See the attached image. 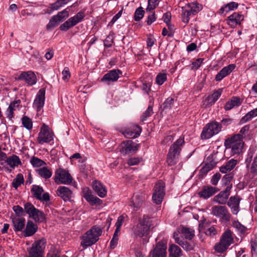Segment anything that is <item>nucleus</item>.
Segmentation results:
<instances>
[{
	"label": "nucleus",
	"mask_w": 257,
	"mask_h": 257,
	"mask_svg": "<svg viewBox=\"0 0 257 257\" xmlns=\"http://www.w3.org/2000/svg\"><path fill=\"white\" fill-rule=\"evenodd\" d=\"M243 20V16L237 13H234L229 16L227 19V23L232 27L240 25Z\"/></svg>",
	"instance_id": "obj_27"
},
{
	"label": "nucleus",
	"mask_w": 257,
	"mask_h": 257,
	"mask_svg": "<svg viewBox=\"0 0 257 257\" xmlns=\"http://www.w3.org/2000/svg\"><path fill=\"white\" fill-rule=\"evenodd\" d=\"M152 219L148 215H144L143 218L139 220V223L133 228V232L136 237L147 236L153 228Z\"/></svg>",
	"instance_id": "obj_3"
},
{
	"label": "nucleus",
	"mask_w": 257,
	"mask_h": 257,
	"mask_svg": "<svg viewBox=\"0 0 257 257\" xmlns=\"http://www.w3.org/2000/svg\"><path fill=\"white\" fill-rule=\"evenodd\" d=\"M153 106L151 105H149L147 110L143 113L141 117V120L142 121H145L147 118L151 116L153 114Z\"/></svg>",
	"instance_id": "obj_50"
},
{
	"label": "nucleus",
	"mask_w": 257,
	"mask_h": 257,
	"mask_svg": "<svg viewBox=\"0 0 257 257\" xmlns=\"http://www.w3.org/2000/svg\"><path fill=\"white\" fill-rule=\"evenodd\" d=\"M219 191V189L210 185L203 186L198 194L200 198L207 199Z\"/></svg>",
	"instance_id": "obj_17"
},
{
	"label": "nucleus",
	"mask_w": 257,
	"mask_h": 257,
	"mask_svg": "<svg viewBox=\"0 0 257 257\" xmlns=\"http://www.w3.org/2000/svg\"><path fill=\"white\" fill-rule=\"evenodd\" d=\"M62 74L63 80L67 81L71 76L69 68L68 67H65L62 71Z\"/></svg>",
	"instance_id": "obj_61"
},
{
	"label": "nucleus",
	"mask_w": 257,
	"mask_h": 257,
	"mask_svg": "<svg viewBox=\"0 0 257 257\" xmlns=\"http://www.w3.org/2000/svg\"><path fill=\"white\" fill-rule=\"evenodd\" d=\"M192 14L188 9H183L182 13V22L185 24H187L190 20L189 17Z\"/></svg>",
	"instance_id": "obj_56"
},
{
	"label": "nucleus",
	"mask_w": 257,
	"mask_h": 257,
	"mask_svg": "<svg viewBox=\"0 0 257 257\" xmlns=\"http://www.w3.org/2000/svg\"><path fill=\"white\" fill-rule=\"evenodd\" d=\"M63 6L59 0H57L55 3L50 4V6L46 10L45 13L50 14L52 11L58 10Z\"/></svg>",
	"instance_id": "obj_46"
},
{
	"label": "nucleus",
	"mask_w": 257,
	"mask_h": 257,
	"mask_svg": "<svg viewBox=\"0 0 257 257\" xmlns=\"http://www.w3.org/2000/svg\"><path fill=\"white\" fill-rule=\"evenodd\" d=\"M167 245L163 241H159L156 244L150 253L152 257H166Z\"/></svg>",
	"instance_id": "obj_18"
},
{
	"label": "nucleus",
	"mask_w": 257,
	"mask_h": 257,
	"mask_svg": "<svg viewBox=\"0 0 257 257\" xmlns=\"http://www.w3.org/2000/svg\"><path fill=\"white\" fill-rule=\"evenodd\" d=\"M113 43V37L112 35H109L104 40V46L105 47L109 48L112 46Z\"/></svg>",
	"instance_id": "obj_60"
},
{
	"label": "nucleus",
	"mask_w": 257,
	"mask_h": 257,
	"mask_svg": "<svg viewBox=\"0 0 257 257\" xmlns=\"http://www.w3.org/2000/svg\"><path fill=\"white\" fill-rule=\"evenodd\" d=\"M69 16V11H67V9H65L61 12H59L56 15H55L59 22L64 21L68 18Z\"/></svg>",
	"instance_id": "obj_48"
},
{
	"label": "nucleus",
	"mask_w": 257,
	"mask_h": 257,
	"mask_svg": "<svg viewBox=\"0 0 257 257\" xmlns=\"http://www.w3.org/2000/svg\"><path fill=\"white\" fill-rule=\"evenodd\" d=\"M249 170L252 176H257V156L253 159Z\"/></svg>",
	"instance_id": "obj_53"
},
{
	"label": "nucleus",
	"mask_w": 257,
	"mask_h": 257,
	"mask_svg": "<svg viewBox=\"0 0 257 257\" xmlns=\"http://www.w3.org/2000/svg\"><path fill=\"white\" fill-rule=\"evenodd\" d=\"M157 19L155 12L151 11V14L148 16L147 23L148 25H151Z\"/></svg>",
	"instance_id": "obj_63"
},
{
	"label": "nucleus",
	"mask_w": 257,
	"mask_h": 257,
	"mask_svg": "<svg viewBox=\"0 0 257 257\" xmlns=\"http://www.w3.org/2000/svg\"><path fill=\"white\" fill-rule=\"evenodd\" d=\"M233 242L232 232L230 229H227L222 234L219 242L215 245L214 248L217 252L222 253Z\"/></svg>",
	"instance_id": "obj_5"
},
{
	"label": "nucleus",
	"mask_w": 257,
	"mask_h": 257,
	"mask_svg": "<svg viewBox=\"0 0 257 257\" xmlns=\"http://www.w3.org/2000/svg\"><path fill=\"white\" fill-rule=\"evenodd\" d=\"M17 79L25 81L29 86L35 84L37 81L36 75L31 71L22 72Z\"/></svg>",
	"instance_id": "obj_19"
},
{
	"label": "nucleus",
	"mask_w": 257,
	"mask_h": 257,
	"mask_svg": "<svg viewBox=\"0 0 257 257\" xmlns=\"http://www.w3.org/2000/svg\"><path fill=\"white\" fill-rule=\"evenodd\" d=\"M12 223L16 232L21 231L25 226V219L23 217H14L12 218Z\"/></svg>",
	"instance_id": "obj_30"
},
{
	"label": "nucleus",
	"mask_w": 257,
	"mask_h": 257,
	"mask_svg": "<svg viewBox=\"0 0 257 257\" xmlns=\"http://www.w3.org/2000/svg\"><path fill=\"white\" fill-rule=\"evenodd\" d=\"M238 6V3L234 2H230L222 7L219 9L218 13L221 15L225 16L229 12L236 10Z\"/></svg>",
	"instance_id": "obj_33"
},
{
	"label": "nucleus",
	"mask_w": 257,
	"mask_h": 257,
	"mask_svg": "<svg viewBox=\"0 0 257 257\" xmlns=\"http://www.w3.org/2000/svg\"><path fill=\"white\" fill-rule=\"evenodd\" d=\"M214 166L215 163L213 162H210V163L206 164L200 170L199 175L202 177H204Z\"/></svg>",
	"instance_id": "obj_41"
},
{
	"label": "nucleus",
	"mask_w": 257,
	"mask_h": 257,
	"mask_svg": "<svg viewBox=\"0 0 257 257\" xmlns=\"http://www.w3.org/2000/svg\"><path fill=\"white\" fill-rule=\"evenodd\" d=\"M188 7L189 8L188 10L192 14V15H195L202 9V5L197 2L189 4Z\"/></svg>",
	"instance_id": "obj_40"
},
{
	"label": "nucleus",
	"mask_w": 257,
	"mask_h": 257,
	"mask_svg": "<svg viewBox=\"0 0 257 257\" xmlns=\"http://www.w3.org/2000/svg\"><path fill=\"white\" fill-rule=\"evenodd\" d=\"M31 192L34 198L41 201H48L50 200V195L47 192L44 193L43 188L40 186L33 185L32 186Z\"/></svg>",
	"instance_id": "obj_14"
},
{
	"label": "nucleus",
	"mask_w": 257,
	"mask_h": 257,
	"mask_svg": "<svg viewBox=\"0 0 257 257\" xmlns=\"http://www.w3.org/2000/svg\"><path fill=\"white\" fill-rule=\"evenodd\" d=\"M142 161V157H132L128 159L127 163L129 166H134L138 165Z\"/></svg>",
	"instance_id": "obj_58"
},
{
	"label": "nucleus",
	"mask_w": 257,
	"mask_h": 257,
	"mask_svg": "<svg viewBox=\"0 0 257 257\" xmlns=\"http://www.w3.org/2000/svg\"><path fill=\"white\" fill-rule=\"evenodd\" d=\"M233 178V174L229 173L225 175L221 179V185L222 187L226 186V188L230 187V190L232 187V184L231 181Z\"/></svg>",
	"instance_id": "obj_38"
},
{
	"label": "nucleus",
	"mask_w": 257,
	"mask_h": 257,
	"mask_svg": "<svg viewBox=\"0 0 257 257\" xmlns=\"http://www.w3.org/2000/svg\"><path fill=\"white\" fill-rule=\"evenodd\" d=\"M22 123L24 127L30 131L33 128V121L32 119L27 116H24L21 118Z\"/></svg>",
	"instance_id": "obj_45"
},
{
	"label": "nucleus",
	"mask_w": 257,
	"mask_h": 257,
	"mask_svg": "<svg viewBox=\"0 0 257 257\" xmlns=\"http://www.w3.org/2000/svg\"><path fill=\"white\" fill-rule=\"evenodd\" d=\"M30 163L34 167H41L46 164L43 160L35 156H33L31 158Z\"/></svg>",
	"instance_id": "obj_47"
},
{
	"label": "nucleus",
	"mask_w": 257,
	"mask_h": 257,
	"mask_svg": "<svg viewBox=\"0 0 257 257\" xmlns=\"http://www.w3.org/2000/svg\"><path fill=\"white\" fill-rule=\"evenodd\" d=\"M13 210L18 217H22L25 216L24 208L20 205H15L13 207Z\"/></svg>",
	"instance_id": "obj_57"
},
{
	"label": "nucleus",
	"mask_w": 257,
	"mask_h": 257,
	"mask_svg": "<svg viewBox=\"0 0 257 257\" xmlns=\"http://www.w3.org/2000/svg\"><path fill=\"white\" fill-rule=\"evenodd\" d=\"M159 0H148L147 12L154 10L159 5Z\"/></svg>",
	"instance_id": "obj_55"
},
{
	"label": "nucleus",
	"mask_w": 257,
	"mask_h": 257,
	"mask_svg": "<svg viewBox=\"0 0 257 257\" xmlns=\"http://www.w3.org/2000/svg\"><path fill=\"white\" fill-rule=\"evenodd\" d=\"M25 216L26 214H28L29 217L30 218L37 209L31 203L27 202L24 205Z\"/></svg>",
	"instance_id": "obj_42"
},
{
	"label": "nucleus",
	"mask_w": 257,
	"mask_h": 257,
	"mask_svg": "<svg viewBox=\"0 0 257 257\" xmlns=\"http://www.w3.org/2000/svg\"><path fill=\"white\" fill-rule=\"evenodd\" d=\"M222 92V89L219 88L214 90L213 93L208 95L205 99L207 105H212L218 99Z\"/></svg>",
	"instance_id": "obj_32"
},
{
	"label": "nucleus",
	"mask_w": 257,
	"mask_h": 257,
	"mask_svg": "<svg viewBox=\"0 0 257 257\" xmlns=\"http://www.w3.org/2000/svg\"><path fill=\"white\" fill-rule=\"evenodd\" d=\"M230 192V187L226 188L214 197L213 201L220 205L225 204L227 202Z\"/></svg>",
	"instance_id": "obj_20"
},
{
	"label": "nucleus",
	"mask_w": 257,
	"mask_h": 257,
	"mask_svg": "<svg viewBox=\"0 0 257 257\" xmlns=\"http://www.w3.org/2000/svg\"><path fill=\"white\" fill-rule=\"evenodd\" d=\"M241 198L237 195L231 196L227 202L233 214H237L239 211V203Z\"/></svg>",
	"instance_id": "obj_25"
},
{
	"label": "nucleus",
	"mask_w": 257,
	"mask_h": 257,
	"mask_svg": "<svg viewBox=\"0 0 257 257\" xmlns=\"http://www.w3.org/2000/svg\"><path fill=\"white\" fill-rule=\"evenodd\" d=\"M38 230V226L31 220H28L26 228L23 233L25 237L31 236L34 235Z\"/></svg>",
	"instance_id": "obj_28"
},
{
	"label": "nucleus",
	"mask_w": 257,
	"mask_h": 257,
	"mask_svg": "<svg viewBox=\"0 0 257 257\" xmlns=\"http://www.w3.org/2000/svg\"><path fill=\"white\" fill-rule=\"evenodd\" d=\"M145 198V194L144 192H139L134 194L131 198L130 205L134 207L135 211H137L142 206Z\"/></svg>",
	"instance_id": "obj_16"
},
{
	"label": "nucleus",
	"mask_w": 257,
	"mask_h": 257,
	"mask_svg": "<svg viewBox=\"0 0 257 257\" xmlns=\"http://www.w3.org/2000/svg\"><path fill=\"white\" fill-rule=\"evenodd\" d=\"M221 177V174L219 173H216L211 178L210 183L214 186L217 185L219 180L220 179Z\"/></svg>",
	"instance_id": "obj_62"
},
{
	"label": "nucleus",
	"mask_w": 257,
	"mask_h": 257,
	"mask_svg": "<svg viewBox=\"0 0 257 257\" xmlns=\"http://www.w3.org/2000/svg\"><path fill=\"white\" fill-rule=\"evenodd\" d=\"M102 233V228L95 225L92 226L81 237L80 244L84 248L95 244L99 240Z\"/></svg>",
	"instance_id": "obj_1"
},
{
	"label": "nucleus",
	"mask_w": 257,
	"mask_h": 257,
	"mask_svg": "<svg viewBox=\"0 0 257 257\" xmlns=\"http://www.w3.org/2000/svg\"><path fill=\"white\" fill-rule=\"evenodd\" d=\"M242 102V100L239 97L233 96L225 103L224 109L226 111L229 110L234 107L239 106Z\"/></svg>",
	"instance_id": "obj_31"
},
{
	"label": "nucleus",
	"mask_w": 257,
	"mask_h": 257,
	"mask_svg": "<svg viewBox=\"0 0 257 257\" xmlns=\"http://www.w3.org/2000/svg\"><path fill=\"white\" fill-rule=\"evenodd\" d=\"M45 88H41L37 92L34 99L33 106L36 109L38 112L41 111L44 107L45 100Z\"/></svg>",
	"instance_id": "obj_15"
},
{
	"label": "nucleus",
	"mask_w": 257,
	"mask_h": 257,
	"mask_svg": "<svg viewBox=\"0 0 257 257\" xmlns=\"http://www.w3.org/2000/svg\"><path fill=\"white\" fill-rule=\"evenodd\" d=\"M55 135L50 127L45 123H43L40 131L38 134L37 142L43 145L44 143L49 144L53 141Z\"/></svg>",
	"instance_id": "obj_8"
},
{
	"label": "nucleus",
	"mask_w": 257,
	"mask_h": 257,
	"mask_svg": "<svg viewBox=\"0 0 257 257\" xmlns=\"http://www.w3.org/2000/svg\"><path fill=\"white\" fill-rule=\"evenodd\" d=\"M6 158V162L12 168H14L16 166L22 165L21 161L19 156L16 155H13L12 156L9 157H7ZM5 159L6 158H4L2 160Z\"/></svg>",
	"instance_id": "obj_34"
},
{
	"label": "nucleus",
	"mask_w": 257,
	"mask_h": 257,
	"mask_svg": "<svg viewBox=\"0 0 257 257\" xmlns=\"http://www.w3.org/2000/svg\"><path fill=\"white\" fill-rule=\"evenodd\" d=\"M174 99L172 97H169L167 98L164 103L162 104L161 107L163 110L171 109L174 104Z\"/></svg>",
	"instance_id": "obj_44"
},
{
	"label": "nucleus",
	"mask_w": 257,
	"mask_h": 257,
	"mask_svg": "<svg viewBox=\"0 0 257 257\" xmlns=\"http://www.w3.org/2000/svg\"><path fill=\"white\" fill-rule=\"evenodd\" d=\"M141 132V127L138 125L134 124L126 128L122 134L127 138H137L140 135Z\"/></svg>",
	"instance_id": "obj_23"
},
{
	"label": "nucleus",
	"mask_w": 257,
	"mask_h": 257,
	"mask_svg": "<svg viewBox=\"0 0 257 257\" xmlns=\"http://www.w3.org/2000/svg\"><path fill=\"white\" fill-rule=\"evenodd\" d=\"M167 80V74L159 73L156 77V82L159 85H162Z\"/></svg>",
	"instance_id": "obj_54"
},
{
	"label": "nucleus",
	"mask_w": 257,
	"mask_h": 257,
	"mask_svg": "<svg viewBox=\"0 0 257 257\" xmlns=\"http://www.w3.org/2000/svg\"><path fill=\"white\" fill-rule=\"evenodd\" d=\"M46 243V239L44 237L35 241L32 246L27 249L28 257H44Z\"/></svg>",
	"instance_id": "obj_7"
},
{
	"label": "nucleus",
	"mask_w": 257,
	"mask_h": 257,
	"mask_svg": "<svg viewBox=\"0 0 257 257\" xmlns=\"http://www.w3.org/2000/svg\"><path fill=\"white\" fill-rule=\"evenodd\" d=\"M82 192L83 197L90 205H100L102 203V201L101 199L92 194L91 191L88 188H84Z\"/></svg>",
	"instance_id": "obj_21"
},
{
	"label": "nucleus",
	"mask_w": 257,
	"mask_h": 257,
	"mask_svg": "<svg viewBox=\"0 0 257 257\" xmlns=\"http://www.w3.org/2000/svg\"><path fill=\"white\" fill-rule=\"evenodd\" d=\"M180 245L184 250L187 251L193 250L194 247V245L193 243L188 242L186 241H182Z\"/></svg>",
	"instance_id": "obj_59"
},
{
	"label": "nucleus",
	"mask_w": 257,
	"mask_h": 257,
	"mask_svg": "<svg viewBox=\"0 0 257 257\" xmlns=\"http://www.w3.org/2000/svg\"><path fill=\"white\" fill-rule=\"evenodd\" d=\"M31 218L33 219L35 222L41 223L46 221V218L43 212L38 209H36L31 216Z\"/></svg>",
	"instance_id": "obj_35"
},
{
	"label": "nucleus",
	"mask_w": 257,
	"mask_h": 257,
	"mask_svg": "<svg viewBox=\"0 0 257 257\" xmlns=\"http://www.w3.org/2000/svg\"><path fill=\"white\" fill-rule=\"evenodd\" d=\"M140 144L134 143L132 140L123 141L119 146V152L123 155L134 154L139 150Z\"/></svg>",
	"instance_id": "obj_11"
},
{
	"label": "nucleus",
	"mask_w": 257,
	"mask_h": 257,
	"mask_svg": "<svg viewBox=\"0 0 257 257\" xmlns=\"http://www.w3.org/2000/svg\"><path fill=\"white\" fill-rule=\"evenodd\" d=\"M56 194L64 201H69L72 197V191L68 187L63 186L58 188Z\"/></svg>",
	"instance_id": "obj_24"
},
{
	"label": "nucleus",
	"mask_w": 257,
	"mask_h": 257,
	"mask_svg": "<svg viewBox=\"0 0 257 257\" xmlns=\"http://www.w3.org/2000/svg\"><path fill=\"white\" fill-rule=\"evenodd\" d=\"M36 172L40 177L45 179H49L52 175V171L46 167L36 170Z\"/></svg>",
	"instance_id": "obj_39"
},
{
	"label": "nucleus",
	"mask_w": 257,
	"mask_h": 257,
	"mask_svg": "<svg viewBox=\"0 0 257 257\" xmlns=\"http://www.w3.org/2000/svg\"><path fill=\"white\" fill-rule=\"evenodd\" d=\"M184 144V137L182 136L170 146L166 159V163L168 166H174L178 163Z\"/></svg>",
	"instance_id": "obj_2"
},
{
	"label": "nucleus",
	"mask_w": 257,
	"mask_h": 257,
	"mask_svg": "<svg viewBox=\"0 0 257 257\" xmlns=\"http://www.w3.org/2000/svg\"><path fill=\"white\" fill-rule=\"evenodd\" d=\"M54 180L57 184H69L72 182L73 179L67 171L59 168L55 172Z\"/></svg>",
	"instance_id": "obj_10"
},
{
	"label": "nucleus",
	"mask_w": 257,
	"mask_h": 257,
	"mask_svg": "<svg viewBox=\"0 0 257 257\" xmlns=\"http://www.w3.org/2000/svg\"><path fill=\"white\" fill-rule=\"evenodd\" d=\"M24 182V179L22 174L19 173L17 175L16 177L13 180L12 182V186L17 189L21 184Z\"/></svg>",
	"instance_id": "obj_43"
},
{
	"label": "nucleus",
	"mask_w": 257,
	"mask_h": 257,
	"mask_svg": "<svg viewBox=\"0 0 257 257\" xmlns=\"http://www.w3.org/2000/svg\"><path fill=\"white\" fill-rule=\"evenodd\" d=\"M168 251L169 257H180L181 256V249L176 244H171L169 247Z\"/></svg>",
	"instance_id": "obj_37"
},
{
	"label": "nucleus",
	"mask_w": 257,
	"mask_h": 257,
	"mask_svg": "<svg viewBox=\"0 0 257 257\" xmlns=\"http://www.w3.org/2000/svg\"><path fill=\"white\" fill-rule=\"evenodd\" d=\"M237 164V160L231 159L228 161L225 165L220 167L219 170L222 173H226L228 171L232 170Z\"/></svg>",
	"instance_id": "obj_36"
},
{
	"label": "nucleus",
	"mask_w": 257,
	"mask_h": 257,
	"mask_svg": "<svg viewBox=\"0 0 257 257\" xmlns=\"http://www.w3.org/2000/svg\"><path fill=\"white\" fill-rule=\"evenodd\" d=\"M85 17V11H80L73 17H70L60 25L59 29L62 31H67L71 28L81 22Z\"/></svg>",
	"instance_id": "obj_9"
},
{
	"label": "nucleus",
	"mask_w": 257,
	"mask_h": 257,
	"mask_svg": "<svg viewBox=\"0 0 257 257\" xmlns=\"http://www.w3.org/2000/svg\"><path fill=\"white\" fill-rule=\"evenodd\" d=\"M145 11L142 7L137 8L134 14V20L135 21H140L144 17Z\"/></svg>",
	"instance_id": "obj_49"
},
{
	"label": "nucleus",
	"mask_w": 257,
	"mask_h": 257,
	"mask_svg": "<svg viewBox=\"0 0 257 257\" xmlns=\"http://www.w3.org/2000/svg\"><path fill=\"white\" fill-rule=\"evenodd\" d=\"M243 136L240 134L234 135L227 138L224 142V146L226 149H231L232 155H239L242 153L244 142Z\"/></svg>",
	"instance_id": "obj_4"
},
{
	"label": "nucleus",
	"mask_w": 257,
	"mask_h": 257,
	"mask_svg": "<svg viewBox=\"0 0 257 257\" xmlns=\"http://www.w3.org/2000/svg\"><path fill=\"white\" fill-rule=\"evenodd\" d=\"M59 23L60 22L56 18V16H53L50 20L48 24L47 25V29L50 30L53 29L54 28L56 27Z\"/></svg>",
	"instance_id": "obj_52"
},
{
	"label": "nucleus",
	"mask_w": 257,
	"mask_h": 257,
	"mask_svg": "<svg viewBox=\"0 0 257 257\" xmlns=\"http://www.w3.org/2000/svg\"><path fill=\"white\" fill-rule=\"evenodd\" d=\"M236 66L234 64H231L224 67L215 76V80L216 81H220L224 77L230 74L235 69Z\"/></svg>",
	"instance_id": "obj_26"
},
{
	"label": "nucleus",
	"mask_w": 257,
	"mask_h": 257,
	"mask_svg": "<svg viewBox=\"0 0 257 257\" xmlns=\"http://www.w3.org/2000/svg\"><path fill=\"white\" fill-rule=\"evenodd\" d=\"M222 129L221 124L216 121H211L203 128L200 135L202 140H208L218 134Z\"/></svg>",
	"instance_id": "obj_6"
},
{
	"label": "nucleus",
	"mask_w": 257,
	"mask_h": 257,
	"mask_svg": "<svg viewBox=\"0 0 257 257\" xmlns=\"http://www.w3.org/2000/svg\"><path fill=\"white\" fill-rule=\"evenodd\" d=\"M182 233L185 238L189 240L192 239V238L194 236V231L189 228L183 227Z\"/></svg>",
	"instance_id": "obj_51"
},
{
	"label": "nucleus",
	"mask_w": 257,
	"mask_h": 257,
	"mask_svg": "<svg viewBox=\"0 0 257 257\" xmlns=\"http://www.w3.org/2000/svg\"><path fill=\"white\" fill-rule=\"evenodd\" d=\"M165 194V184L162 181H159L154 187V192L152 196L153 201L156 204H161Z\"/></svg>",
	"instance_id": "obj_13"
},
{
	"label": "nucleus",
	"mask_w": 257,
	"mask_h": 257,
	"mask_svg": "<svg viewBox=\"0 0 257 257\" xmlns=\"http://www.w3.org/2000/svg\"><path fill=\"white\" fill-rule=\"evenodd\" d=\"M122 72L119 69H113L108 71L101 79L102 82H107L108 83L111 82L116 81L119 77V75H122Z\"/></svg>",
	"instance_id": "obj_22"
},
{
	"label": "nucleus",
	"mask_w": 257,
	"mask_h": 257,
	"mask_svg": "<svg viewBox=\"0 0 257 257\" xmlns=\"http://www.w3.org/2000/svg\"><path fill=\"white\" fill-rule=\"evenodd\" d=\"M211 214L225 222H228L231 217V214L227 207L222 205L213 206L211 208Z\"/></svg>",
	"instance_id": "obj_12"
},
{
	"label": "nucleus",
	"mask_w": 257,
	"mask_h": 257,
	"mask_svg": "<svg viewBox=\"0 0 257 257\" xmlns=\"http://www.w3.org/2000/svg\"><path fill=\"white\" fill-rule=\"evenodd\" d=\"M93 188L97 194L100 197H104L107 193V190L104 185L100 182L95 180L93 182Z\"/></svg>",
	"instance_id": "obj_29"
},
{
	"label": "nucleus",
	"mask_w": 257,
	"mask_h": 257,
	"mask_svg": "<svg viewBox=\"0 0 257 257\" xmlns=\"http://www.w3.org/2000/svg\"><path fill=\"white\" fill-rule=\"evenodd\" d=\"M60 251L55 248H51L47 257H60Z\"/></svg>",
	"instance_id": "obj_64"
}]
</instances>
